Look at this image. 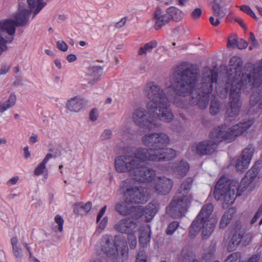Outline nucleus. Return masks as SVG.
<instances>
[{
	"label": "nucleus",
	"instance_id": "9d476101",
	"mask_svg": "<svg viewBox=\"0 0 262 262\" xmlns=\"http://www.w3.org/2000/svg\"><path fill=\"white\" fill-rule=\"evenodd\" d=\"M159 209V204L156 202H152L145 207H137L134 216L135 219H141V220L148 223L153 219Z\"/></svg>",
	"mask_w": 262,
	"mask_h": 262
},
{
	"label": "nucleus",
	"instance_id": "f8f14e48",
	"mask_svg": "<svg viewBox=\"0 0 262 262\" xmlns=\"http://www.w3.org/2000/svg\"><path fill=\"white\" fill-rule=\"evenodd\" d=\"M135 216L119 221L115 225V229L118 232L127 234L136 233L138 230L137 222L134 221Z\"/></svg>",
	"mask_w": 262,
	"mask_h": 262
},
{
	"label": "nucleus",
	"instance_id": "4be33fe9",
	"mask_svg": "<svg viewBox=\"0 0 262 262\" xmlns=\"http://www.w3.org/2000/svg\"><path fill=\"white\" fill-rule=\"evenodd\" d=\"M103 74V69L100 67H93L89 69L90 82L94 84L101 77Z\"/></svg>",
	"mask_w": 262,
	"mask_h": 262
},
{
	"label": "nucleus",
	"instance_id": "f03ea898",
	"mask_svg": "<svg viewBox=\"0 0 262 262\" xmlns=\"http://www.w3.org/2000/svg\"><path fill=\"white\" fill-rule=\"evenodd\" d=\"M144 145L151 147L145 148L144 152L137 154V158H140L141 166L135 171L132 179L141 183L153 185L157 179L156 171L152 168H145L148 161L159 162L169 160L175 158L177 151L169 148H165L169 142V137L164 133H152L145 135L142 138Z\"/></svg>",
	"mask_w": 262,
	"mask_h": 262
},
{
	"label": "nucleus",
	"instance_id": "c03bdc74",
	"mask_svg": "<svg viewBox=\"0 0 262 262\" xmlns=\"http://www.w3.org/2000/svg\"><path fill=\"white\" fill-rule=\"evenodd\" d=\"M247 46V42L243 39H240L239 40H237V45L236 46L235 48L239 49H243L246 48Z\"/></svg>",
	"mask_w": 262,
	"mask_h": 262
},
{
	"label": "nucleus",
	"instance_id": "473e14b6",
	"mask_svg": "<svg viewBox=\"0 0 262 262\" xmlns=\"http://www.w3.org/2000/svg\"><path fill=\"white\" fill-rule=\"evenodd\" d=\"M241 257L239 252H234L228 255L224 262H238Z\"/></svg>",
	"mask_w": 262,
	"mask_h": 262
},
{
	"label": "nucleus",
	"instance_id": "49530a36",
	"mask_svg": "<svg viewBox=\"0 0 262 262\" xmlns=\"http://www.w3.org/2000/svg\"><path fill=\"white\" fill-rule=\"evenodd\" d=\"M19 180V177L18 176H14L12 178H11L10 179H9L7 182V185L8 186H11L13 185H15Z\"/></svg>",
	"mask_w": 262,
	"mask_h": 262
},
{
	"label": "nucleus",
	"instance_id": "5701e85b",
	"mask_svg": "<svg viewBox=\"0 0 262 262\" xmlns=\"http://www.w3.org/2000/svg\"><path fill=\"white\" fill-rule=\"evenodd\" d=\"M16 95L14 94H11L6 101L0 102V113H3L13 106L16 103Z\"/></svg>",
	"mask_w": 262,
	"mask_h": 262
},
{
	"label": "nucleus",
	"instance_id": "052dcab7",
	"mask_svg": "<svg viewBox=\"0 0 262 262\" xmlns=\"http://www.w3.org/2000/svg\"><path fill=\"white\" fill-rule=\"evenodd\" d=\"M249 39L250 40V41H251L252 42V43H253L254 45H257V42L256 40L255 36H254V34L252 32H251L250 33Z\"/></svg>",
	"mask_w": 262,
	"mask_h": 262
},
{
	"label": "nucleus",
	"instance_id": "37998d69",
	"mask_svg": "<svg viewBox=\"0 0 262 262\" xmlns=\"http://www.w3.org/2000/svg\"><path fill=\"white\" fill-rule=\"evenodd\" d=\"M107 222L108 217L107 216H104L100 222L98 228H97V231H99L100 229L101 231L100 232H101L102 230H104L107 224Z\"/></svg>",
	"mask_w": 262,
	"mask_h": 262
},
{
	"label": "nucleus",
	"instance_id": "79ce46f5",
	"mask_svg": "<svg viewBox=\"0 0 262 262\" xmlns=\"http://www.w3.org/2000/svg\"><path fill=\"white\" fill-rule=\"evenodd\" d=\"M202 11L200 8H195L191 13V16L194 19H197L201 16Z\"/></svg>",
	"mask_w": 262,
	"mask_h": 262
},
{
	"label": "nucleus",
	"instance_id": "7c9ffc66",
	"mask_svg": "<svg viewBox=\"0 0 262 262\" xmlns=\"http://www.w3.org/2000/svg\"><path fill=\"white\" fill-rule=\"evenodd\" d=\"M55 223L57 225L53 227V230L56 232H60L63 230V219L60 215H57L54 217Z\"/></svg>",
	"mask_w": 262,
	"mask_h": 262
},
{
	"label": "nucleus",
	"instance_id": "2f4dec72",
	"mask_svg": "<svg viewBox=\"0 0 262 262\" xmlns=\"http://www.w3.org/2000/svg\"><path fill=\"white\" fill-rule=\"evenodd\" d=\"M221 109V105L217 100L215 99L212 100L211 102L210 107V113L212 115L217 114Z\"/></svg>",
	"mask_w": 262,
	"mask_h": 262
},
{
	"label": "nucleus",
	"instance_id": "a18cd8bd",
	"mask_svg": "<svg viewBox=\"0 0 262 262\" xmlns=\"http://www.w3.org/2000/svg\"><path fill=\"white\" fill-rule=\"evenodd\" d=\"M98 112L97 109H93L90 113V118L91 120L94 121L97 119Z\"/></svg>",
	"mask_w": 262,
	"mask_h": 262
},
{
	"label": "nucleus",
	"instance_id": "338daca9",
	"mask_svg": "<svg viewBox=\"0 0 262 262\" xmlns=\"http://www.w3.org/2000/svg\"><path fill=\"white\" fill-rule=\"evenodd\" d=\"M45 53L50 56H53L54 55V53L49 49H46L45 50Z\"/></svg>",
	"mask_w": 262,
	"mask_h": 262
},
{
	"label": "nucleus",
	"instance_id": "4468645a",
	"mask_svg": "<svg viewBox=\"0 0 262 262\" xmlns=\"http://www.w3.org/2000/svg\"><path fill=\"white\" fill-rule=\"evenodd\" d=\"M154 18L155 20L154 28L156 30L160 29L170 21L168 13L166 12L164 13L163 10L159 8H157L155 11Z\"/></svg>",
	"mask_w": 262,
	"mask_h": 262
},
{
	"label": "nucleus",
	"instance_id": "6e6552de",
	"mask_svg": "<svg viewBox=\"0 0 262 262\" xmlns=\"http://www.w3.org/2000/svg\"><path fill=\"white\" fill-rule=\"evenodd\" d=\"M145 148L140 147L136 149L134 152V156L122 155L118 156L115 160L116 170L119 173L128 172L132 178L135 171L142 164L140 162V158H137V154L144 151Z\"/></svg>",
	"mask_w": 262,
	"mask_h": 262
},
{
	"label": "nucleus",
	"instance_id": "a878e982",
	"mask_svg": "<svg viewBox=\"0 0 262 262\" xmlns=\"http://www.w3.org/2000/svg\"><path fill=\"white\" fill-rule=\"evenodd\" d=\"M27 2L30 9L34 10L33 17L38 13L46 5L43 0H27Z\"/></svg>",
	"mask_w": 262,
	"mask_h": 262
},
{
	"label": "nucleus",
	"instance_id": "bf43d9fd",
	"mask_svg": "<svg viewBox=\"0 0 262 262\" xmlns=\"http://www.w3.org/2000/svg\"><path fill=\"white\" fill-rule=\"evenodd\" d=\"M54 63L55 65V66L58 69H62V64L60 59L58 58H56L54 60Z\"/></svg>",
	"mask_w": 262,
	"mask_h": 262
},
{
	"label": "nucleus",
	"instance_id": "58836bf2",
	"mask_svg": "<svg viewBox=\"0 0 262 262\" xmlns=\"http://www.w3.org/2000/svg\"><path fill=\"white\" fill-rule=\"evenodd\" d=\"M57 48L58 50L62 52H66L68 49V46L66 42L63 40H60L57 41Z\"/></svg>",
	"mask_w": 262,
	"mask_h": 262
},
{
	"label": "nucleus",
	"instance_id": "c756f323",
	"mask_svg": "<svg viewBox=\"0 0 262 262\" xmlns=\"http://www.w3.org/2000/svg\"><path fill=\"white\" fill-rule=\"evenodd\" d=\"M92 207V204L90 202H88L85 204H83V203H77L74 205L73 211L75 213L79 214L80 211L78 210V208H83V210L87 213L91 209Z\"/></svg>",
	"mask_w": 262,
	"mask_h": 262
},
{
	"label": "nucleus",
	"instance_id": "ea45409f",
	"mask_svg": "<svg viewBox=\"0 0 262 262\" xmlns=\"http://www.w3.org/2000/svg\"><path fill=\"white\" fill-rule=\"evenodd\" d=\"M136 262H146V256L144 251L138 252Z\"/></svg>",
	"mask_w": 262,
	"mask_h": 262
},
{
	"label": "nucleus",
	"instance_id": "cd10ccee",
	"mask_svg": "<svg viewBox=\"0 0 262 262\" xmlns=\"http://www.w3.org/2000/svg\"><path fill=\"white\" fill-rule=\"evenodd\" d=\"M193 253L188 248L184 249L181 253L180 258L182 262H189L192 260V262H199L196 259H194Z\"/></svg>",
	"mask_w": 262,
	"mask_h": 262
},
{
	"label": "nucleus",
	"instance_id": "f257e3e1",
	"mask_svg": "<svg viewBox=\"0 0 262 262\" xmlns=\"http://www.w3.org/2000/svg\"><path fill=\"white\" fill-rule=\"evenodd\" d=\"M243 61L238 56H233L229 62V71L224 85L217 82V73L209 67L204 69L201 83L196 88L199 78V70L195 65L182 63L177 66L169 78V84L167 83V94L155 82H147L144 93L150 100L146 104L147 112L143 107L134 109L132 118L135 124L140 128L154 130L160 126L159 120L170 122L174 115L170 108V102L173 101L179 107L185 108L181 99L175 96H185L191 95V103L197 105L202 110L208 106L209 98L213 91L214 83H216L215 90L221 98H226L228 89H230V107L227 110V121H231L239 113L241 103L240 94L244 93V72L242 71Z\"/></svg>",
	"mask_w": 262,
	"mask_h": 262
},
{
	"label": "nucleus",
	"instance_id": "3c124183",
	"mask_svg": "<svg viewBox=\"0 0 262 262\" xmlns=\"http://www.w3.org/2000/svg\"><path fill=\"white\" fill-rule=\"evenodd\" d=\"M260 259V255L258 254L251 256L247 262H258Z\"/></svg>",
	"mask_w": 262,
	"mask_h": 262
},
{
	"label": "nucleus",
	"instance_id": "0eeeda50",
	"mask_svg": "<svg viewBox=\"0 0 262 262\" xmlns=\"http://www.w3.org/2000/svg\"><path fill=\"white\" fill-rule=\"evenodd\" d=\"M192 182L190 178L183 182L170 204L166 207L167 214L174 218L184 215L192 200L191 195L188 194Z\"/></svg>",
	"mask_w": 262,
	"mask_h": 262
},
{
	"label": "nucleus",
	"instance_id": "5fc2aeb1",
	"mask_svg": "<svg viewBox=\"0 0 262 262\" xmlns=\"http://www.w3.org/2000/svg\"><path fill=\"white\" fill-rule=\"evenodd\" d=\"M209 20L212 25L217 26L220 24V19L217 18L215 19L214 17L211 16L209 18Z\"/></svg>",
	"mask_w": 262,
	"mask_h": 262
},
{
	"label": "nucleus",
	"instance_id": "c85d7f7f",
	"mask_svg": "<svg viewBox=\"0 0 262 262\" xmlns=\"http://www.w3.org/2000/svg\"><path fill=\"white\" fill-rule=\"evenodd\" d=\"M242 236L240 234H235L232 236L231 240L229 242L227 250L228 251H233L235 250L237 246L241 242Z\"/></svg>",
	"mask_w": 262,
	"mask_h": 262
},
{
	"label": "nucleus",
	"instance_id": "20e7f679",
	"mask_svg": "<svg viewBox=\"0 0 262 262\" xmlns=\"http://www.w3.org/2000/svg\"><path fill=\"white\" fill-rule=\"evenodd\" d=\"M253 124V120L249 119L240 122L229 128L226 125L214 128L210 133V140L200 142L192 145L191 150L193 154L205 155L212 153L221 141L232 142L236 137L245 133Z\"/></svg>",
	"mask_w": 262,
	"mask_h": 262
},
{
	"label": "nucleus",
	"instance_id": "2eb2a0df",
	"mask_svg": "<svg viewBox=\"0 0 262 262\" xmlns=\"http://www.w3.org/2000/svg\"><path fill=\"white\" fill-rule=\"evenodd\" d=\"M113 244L117 252H120L121 255L127 257L128 254V248L125 237L121 235H117L114 237Z\"/></svg>",
	"mask_w": 262,
	"mask_h": 262
},
{
	"label": "nucleus",
	"instance_id": "e2e57ef3",
	"mask_svg": "<svg viewBox=\"0 0 262 262\" xmlns=\"http://www.w3.org/2000/svg\"><path fill=\"white\" fill-rule=\"evenodd\" d=\"M53 81L56 84H59L60 82V78L59 76H55L53 78Z\"/></svg>",
	"mask_w": 262,
	"mask_h": 262
},
{
	"label": "nucleus",
	"instance_id": "412c9836",
	"mask_svg": "<svg viewBox=\"0 0 262 262\" xmlns=\"http://www.w3.org/2000/svg\"><path fill=\"white\" fill-rule=\"evenodd\" d=\"M146 229L142 231L139 236V241L141 246L145 247L149 243L151 238V230L149 225L146 226Z\"/></svg>",
	"mask_w": 262,
	"mask_h": 262
},
{
	"label": "nucleus",
	"instance_id": "864d4df0",
	"mask_svg": "<svg viewBox=\"0 0 262 262\" xmlns=\"http://www.w3.org/2000/svg\"><path fill=\"white\" fill-rule=\"evenodd\" d=\"M10 67L7 65L3 66L0 69V74L4 75L6 74L9 71Z\"/></svg>",
	"mask_w": 262,
	"mask_h": 262
},
{
	"label": "nucleus",
	"instance_id": "6ab92c4d",
	"mask_svg": "<svg viewBox=\"0 0 262 262\" xmlns=\"http://www.w3.org/2000/svg\"><path fill=\"white\" fill-rule=\"evenodd\" d=\"M66 106L69 111L78 112L83 107V100L78 97L71 98L68 100Z\"/></svg>",
	"mask_w": 262,
	"mask_h": 262
},
{
	"label": "nucleus",
	"instance_id": "a211bd4d",
	"mask_svg": "<svg viewBox=\"0 0 262 262\" xmlns=\"http://www.w3.org/2000/svg\"><path fill=\"white\" fill-rule=\"evenodd\" d=\"M189 165L187 162L181 160L172 166L170 170L174 173L178 177H184L189 170ZM170 170V169H168Z\"/></svg>",
	"mask_w": 262,
	"mask_h": 262
},
{
	"label": "nucleus",
	"instance_id": "8fccbe9b",
	"mask_svg": "<svg viewBox=\"0 0 262 262\" xmlns=\"http://www.w3.org/2000/svg\"><path fill=\"white\" fill-rule=\"evenodd\" d=\"M106 206H104L103 207L101 208V209L99 212L97 217V222L99 223V222L100 221L101 217L103 216L105 212V211L106 210Z\"/></svg>",
	"mask_w": 262,
	"mask_h": 262
},
{
	"label": "nucleus",
	"instance_id": "0e129e2a",
	"mask_svg": "<svg viewBox=\"0 0 262 262\" xmlns=\"http://www.w3.org/2000/svg\"><path fill=\"white\" fill-rule=\"evenodd\" d=\"M89 262H102V260L101 259L100 257H92Z\"/></svg>",
	"mask_w": 262,
	"mask_h": 262
},
{
	"label": "nucleus",
	"instance_id": "dca6fc26",
	"mask_svg": "<svg viewBox=\"0 0 262 262\" xmlns=\"http://www.w3.org/2000/svg\"><path fill=\"white\" fill-rule=\"evenodd\" d=\"M30 11L24 8V6L19 4L18 12L15 16V21L17 26H25L28 20Z\"/></svg>",
	"mask_w": 262,
	"mask_h": 262
},
{
	"label": "nucleus",
	"instance_id": "1a4fd4ad",
	"mask_svg": "<svg viewBox=\"0 0 262 262\" xmlns=\"http://www.w3.org/2000/svg\"><path fill=\"white\" fill-rule=\"evenodd\" d=\"M98 256L104 254L107 257V262H118V254L113 244L112 235L108 234L102 236L95 248Z\"/></svg>",
	"mask_w": 262,
	"mask_h": 262
},
{
	"label": "nucleus",
	"instance_id": "774afa93",
	"mask_svg": "<svg viewBox=\"0 0 262 262\" xmlns=\"http://www.w3.org/2000/svg\"><path fill=\"white\" fill-rule=\"evenodd\" d=\"M6 142H7V140L5 138H0V145L1 144H5L6 143Z\"/></svg>",
	"mask_w": 262,
	"mask_h": 262
},
{
	"label": "nucleus",
	"instance_id": "72a5a7b5",
	"mask_svg": "<svg viewBox=\"0 0 262 262\" xmlns=\"http://www.w3.org/2000/svg\"><path fill=\"white\" fill-rule=\"evenodd\" d=\"M214 15L219 19L223 18L225 15V12L221 9L220 6L218 5H215L212 7Z\"/></svg>",
	"mask_w": 262,
	"mask_h": 262
},
{
	"label": "nucleus",
	"instance_id": "680f3d73",
	"mask_svg": "<svg viewBox=\"0 0 262 262\" xmlns=\"http://www.w3.org/2000/svg\"><path fill=\"white\" fill-rule=\"evenodd\" d=\"M235 21H237L240 25L241 26L244 28V29H246V27H245V25H244L243 21V20L240 18H236L235 19Z\"/></svg>",
	"mask_w": 262,
	"mask_h": 262
},
{
	"label": "nucleus",
	"instance_id": "603ef678",
	"mask_svg": "<svg viewBox=\"0 0 262 262\" xmlns=\"http://www.w3.org/2000/svg\"><path fill=\"white\" fill-rule=\"evenodd\" d=\"M29 143L31 144H34L38 141V136L35 134H32L29 139Z\"/></svg>",
	"mask_w": 262,
	"mask_h": 262
},
{
	"label": "nucleus",
	"instance_id": "9b49d317",
	"mask_svg": "<svg viewBox=\"0 0 262 262\" xmlns=\"http://www.w3.org/2000/svg\"><path fill=\"white\" fill-rule=\"evenodd\" d=\"M254 151V146L249 145L243 151L241 157L236 160L235 168L237 171L243 172L247 169L250 164Z\"/></svg>",
	"mask_w": 262,
	"mask_h": 262
},
{
	"label": "nucleus",
	"instance_id": "39448f33",
	"mask_svg": "<svg viewBox=\"0 0 262 262\" xmlns=\"http://www.w3.org/2000/svg\"><path fill=\"white\" fill-rule=\"evenodd\" d=\"M120 191L123 194L125 201L117 204L116 209L123 215H129L133 212L136 213L137 207L133 204L144 203L149 198L150 191L148 192L146 188L135 186L131 179H126L122 182Z\"/></svg>",
	"mask_w": 262,
	"mask_h": 262
},
{
	"label": "nucleus",
	"instance_id": "bb28decb",
	"mask_svg": "<svg viewBox=\"0 0 262 262\" xmlns=\"http://www.w3.org/2000/svg\"><path fill=\"white\" fill-rule=\"evenodd\" d=\"M157 46L158 42L156 40H151L140 48L138 51V54L139 55H143L148 52H150L152 49L157 47Z\"/></svg>",
	"mask_w": 262,
	"mask_h": 262
},
{
	"label": "nucleus",
	"instance_id": "aec40b11",
	"mask_svg": "<svg viewBox=\"0 0 262 262\" xmlns=\"http://www.w3.org/2000/svg\"><path fill=\"white\" fill-rule=\"evenodd\" d=\"M166 13H168L169 20L171 19L174 21L179 22L181 21L183 17V12L179 8L171 6L166 9Z\"/></svg>",
	"mask_w": 262,
	"mask_h": 262
},
{
	"label": "nucleus",
	"instance_id": "de8ad7c7",
	"mask_svg": "<svg viewBox=\"0 0 262 262\" xmlns=\"http://www.w3.org/2000/svg\"><path fill=\"white\" fill-rule=\"evenodd\" d=\"M127 19V17L126 16L122 18L120 21L116 23L115 27L116 28H121L123 27L126 24Z\"/></svg>",
	"mask_w": 262,
	"mask_h": 262
},
{
	"label": "nucleus",
	"instance_id": "393cba45",
	"mask_svg": "<svg viewBox=\"0 0 262 262\" xmlns=\"http://www.w3.org/2000/svg\"><path fill=\"white\" fill-rule=\"evenodd\" d=\"M235 212V210L233 208H231L225 212L220 222V228H224L228 225Z\"/></svg>",
	"mask_w": 262,
	"mask_h": 262
},
{
	"label": "nucleus",
	"instance_id": "6e6d98bb",
	"mask_svg": "<svg viewBox=\"0 0 262 262\" xmlns=\"http://www.w3.org/2000/svg\"><path fill=\"white\" fill-rule=\"evenodd\" d=\"M77 56L75 54H69L67 57V59L69 62H72L76 60Z\"/></svg>",
	"mask_w": 262,
	"mask_h": 262
},
{
	"label": "nucleus",
	"instance_id": "f3484780",
	"mask_svg": "<svg viewBox=\"0 0 262 262\" xmlns=\"http://www.w3.org/2000/svg\"><path fill=\"white\" fill-rule=\"evenodd\" d=\"M53 156L51 154H48L42 161L39 163L36 167L34 170V174L36 176H43L45 179H47L48 177V170L47 168L46 164L52 158Z\"/></svg>",
	"mask_w": 262,
	"mask_h": 262
},
{
	"label": "nucleus",
	"instance_id": "4c0bfd02",
	"mask_svg": "<svg viewBox=\"0 0 262 262\" xmlns=\"http://www.w3.org/2000/svg\"><path fill=\"white\" fill-rule=\"evenodd\" d=\"M237 37L236 35H231L228 38V41L227 43L228 48H234L237 45Z\"/></svg>",
	"mask_w": 262,
	"mask_h": 262
},
{
	"label": "nucleus",
	"instance_id": "b1692460",
	"mask_svg": "<svg viewBox=\"0 0 262 262\" xmlns=\"http://www.w3.org/2000/svg\"><path fill=\"white\" fill-rule=\"evenodd\" d=\"M18 243L17 237H13L11 239L13 254L17 260L20 261L23 257V254L20 248L18 246Z\"/></svg>",
	"mask_w": 262,
	"mask_h": 262
},
{
	"label": "nucleus",
	"instance_id": "a19ab883",
	"mask_svg": "<svg viewBox=\"0 0 262 262\" xmlns=\"http://www.w3.org/2000/svg\"><path fill=\"white\" fill-rule=\"evenodd\" d=\"M262 214V205L260 206V207L256 211L255 214L253 216V217L251 221V224L253 225L255 223H256L261 215Z\"/></svg>",
	"mask_w": 262,
	"mask_h": 262
},
{
	"label": "nucleus",
	"instance_id": "09e8293b",
	"mask_svg": "<svg viewBox=\"0 0 262 262\" xmlns=\"http://www.w3.org/2000/svg\"><path fill=\"white\" fill-rule=\"evenodd\" d=\"M112 135V132L110 129H106L102 134L101 138L103 139H107L111 138Z\"/></svg>",
	"mask_w": 262,
	"mask_h": 262
},
{
	"label": "nucleus",
	"instance_id": "c9c22d12",
	"mask_svg": "<svg viewBox=\"0 0 262 262\" xmlns=\"http://www.w3.org/2000/svg\"><path fill=\"white\" fill-rule=\"evenodd\" d=\"M134 234L135 233L128 234V244L130 248L132 249H135L136 247L137 244V237Z\"/></svg>",
	"mask_w": 262,
	"mask_h": 262
},
{
	"label": "nucleus",
	"instance_id": "423d86ee",
	"mask_svg": "<svg viewBox=\"0 0 262 262\" xmlns=\"http://www.w3.org/2000/svg\"><path fill=\"white\" fill-rule=\"evenodd\" d=\"M213 206L205 205L196 219L192 222L189 230V236L193 238L201 230L203 238H207L214 231L217 222L216 215L212 214Z\"/></svg>",
	"mask_w": 262,
	"mask_h": 262
},
{
	"label": "nucleus",
	"instance_id": "69168bd1",
	"mask_svg": "<svg viewBox=\"0 0 262 262\" xmlns=\"http://www.w3.org/2000/svg\"><path fill=\"white\" fill-rule=\"evenodd\" d=\"M189 0H179L178 5L180 6H184Z\"/></svg>",
	"mask_w": 262,
	"mask_h": 262
},
{
	"label": "nucleus",
	"instance_id": "f704fd0d",
	"mask_svg": "<svg viewBox=\"0 0 262 262\" xmlns=\"http://www.w3.org/2000/svg\"><path fill=\"white\" fill-rule=\"evenodd\" d=\"M179 226V223L177 221H174L170 223L167 228L166 233L168 235H171L174 233L176 230L178 228Z\"/></svg>",
	"mask_w": 262,
	"mask_h": 262
},
{
	"label": "nucleus",
	"instance_id": "4d7b16f0",
	"mask_svg": "<svg viewBox=\"0 0 262 262\" xmlns=\"http://www.w3.org/2000/svg\"><path fill=\"white\" fill-rule=\"evenodd\" d=\"M24 152V156L26 159H28L31 156L30 152L29 150V148L28 146H25L23 149Z\"/></svg>",
	"mask_w": 262,
	"mask_h": 262
},
{
	"label": "nucleus",
	"instance_id": "ddd939ff",
	"mask_svg": "<svg viewBox=\"0 0 262 262\" xmlns=\"http://www.w3.org/2000/svg\"><path fill=\"white\" fill-rule=\"evenodd\" d=\"M173 185V181L166 177H157L152 187L157 193L165 195L168 193Z\"/></svg>",
	"mask_w": 262,
	"mask_h": 262
},
{
	"label": "nucleus",
	"instance_id": "7ed1b4c3",
	"mask_svg": "<svg viewBox=\"0 0 262 262\" xmlns=\"http://www.w3.org/2000/svg\"><path fill=\"white\" fill-rule=\"evenodd\" d=\"M260 162H256L246 173L240 184L236 180H229L222 177L215 185L214 195L216 200L223 201L224 208L233 204L235 198L240 196L247 188H253L256 184L257 175L259 171Z\"/></svg>",
	"mask_w": 262,
	"mask_h": 262
},
{
	"label": "nucleus",
	"instance_id": "e433bc0d",
	"mask_svg": "<svg viewBox=\"0 0 262 262\" xmlns=\"http://www.w3.org/2000/svg\"><path fill=\"white\" fill-rule=\"evenodd\" d=\"M240 8L242 11L248 14L251 17L255 18V19H257V17H256L254 12L249 6L247 5H242L240 7Z\"/></svg>",
	"mask_w": 262,
	"mask_h": 262
},
{
	"label": "nucleus",
	"instance_id": "13d9d810",
	"mask_svg": "<svg viewBox=\"0 0 262 262\" xmlns=\"http://www.w3.org/2000/svg\"><path fill=\"white\" fill-rule=\"evenodd\" d=\"M23 246L25 247V248L26 249V250L28 251L29 254V257L30 258H32V252L31 251V249L29 244H28L26 243H23Z\"/></svg>",
	"mask_w": 262,
	"mask_h": 262
}]
</instances>
